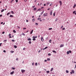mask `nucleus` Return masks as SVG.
Segmentation results:
<instances>
[{"label": "nucleus", "mask_w": 76, "mask_h": 76, "mask_svg": "<svg viewBox=\"0 0 76 76\" xmlns=\"http://www.w3.org/2000/svg\"><path fill=\"white\" fill-rule=\"evenodd\" d=\"M51 39H50L49 40V41L50 43H51Z\"/></svg>", "instance_id": "obj_16"}, {"label": "nucleus", "mask_w": 76, "mask_h": 76, "mask_svg": "<svg viewBox=\"0 0 76 76\" xmlns=\"http://www.w3.org/2000/svg\"><path fill=\"white\" fill-rule=\"evenodd\" d=\"M35 24L36 25H38V23H36Z\"/></svg>", "instance_id": "obj_45"}, {"label": "nucleus", "mask_w": 76, "mask_h": 76, "mask_svg": "<svg viewBox=\"0 0 76 76\" xmlns=\"http://www.w3.org/2000/svg\"><path fill=\"white\" fill-rule=\"evenodd\" d=\"M22 35H23L24 36H25V34L23 33H22Z\"/></svg>", "instance_id": "obj_28"}, {"label": "nucleus", "mask_w": 76, "mask_h": 76, "mask_svg": "<svg viewBox=\"0 0 76 76\" xmlns=\"http://www.w3.org/2000/svg\"><path fill=\"white\" fill-rule=\"evenodd\" d=\"M47 73H50V71H47L46 72Z\"/></svg>", "instance_id": "obj_33"}, {"label": "nucleus", "mask_w": 76, "mask_h": 76, "mask_svg": "<svg viewBox=\"0 0 76 76\" xmlns=\"http://www.w3.org/2000/svg\"><path fill=\"white\" fill-rule=\"evenodd\" d=\"M63 26H61V29L63 28Z\"/></svg>", "instance_id": "obj_51"}, {"label": "nucleus", "mask_w": 76, "mask_h": 76, "mask_svg": "<svg viewBox=\"0 0 76 76\" xmlns=\"http://www.w3.org/2000/svg\"><path fill=\"white\" fill-rule=\"evenodd\" d=\"M47 48H48V47H46L45 48L43 49L42 50H45L46 49H47Z\"/></svg>", "instance_id": "obj_11"}, {"label": "nucleus", "mask_w": 76, "mask_h": 76, "mask_svg": "<svg viewBox=\"0 0 76 76\" xmlns=\"http://www.w3.org/2000/svg\"><path fill=\"white\" fill-rule=\"evenodd\" d=\"M3 52H4V53H6V50H3Z\"/></svg>", "instance_id": "obj_48"}, {"label": "nucleus", "mask_w": 76, "mask_h": 76, "mask_svg": "<svg viewBox=\"0 0 76 76\" xmlns=\"http://www.w3.org/2000/svg\"><path fill=\"white\" fill-rule=\"evenodd\" d=\"M48 56H51V54H50V53L48 54Z\"/></svg>", "instance_id": "obj_49"}, {"label": "nucleus", "mask_w": 76, "mask_h": 76, "mask_svg": "<svg viewBox=\"0 0 76 76\" xmlns=\"http://www.w3.org/2000/svg\"><path fill=\"white\" fill-rule=\"evenodd\" d=\"M14 73V71L11 72L10 73V75H13Z\"/></svg>", "instance_id": "obj_8"}, {"label": "nucleus", "mask_w": 76, "mask_h": 76, "mask_svg": "<svg viewBox=\"0 0 76 76\" xmlns=\"http://www.w3.org/2000/svg\"><path fill=\"white\" fill-rule=\"evenodd\" d=\"M55 14H56V13H55V12H54V13H53V16H55Z\"/></svg>", "instance_id": "obj_35"}, {"label": "nucleus", "mask_w": 76, "mask_h": 76, "mask_svg": "<svg viewBox=\"0 0 76 76\" xmlns=\"http://www.w3.org/2000/svg\"><path fill=\"white\" fill-rule=\"evenodd\" d=\"M41 40L42 41H44V39H43V37H42L41 38Z\"/></svg>", "instance_id": "obj_4"}, {"label": "nucleus", "mask_w": 76, "mask_h": 76, "mask_svg": "<svg viewBox=\"0 0 76 76\" xmlns=\"http://www.w3.org/2000/svg\"><path fill=\"white\" fill-rule=\"evenodd\" d=\"M14 48H17V46H16V45H14Z\"/></svg>", "instance_id": "obj_32"}, {"label": "nucleus", "mask_w": 76, "mask_h": 76, "mask_svg": "<svg viewBox=\"0 0 76 76\" xmlns=\"http://www.w3.org/2000/svg\"><path fill=\"white\" fill-rule=\"evenodd\" d=\"M26 22H28V20H26Z\"/></svg>", "instance_id": "obj_50"}, {"label": "nucleus", "mask_w": 76, "mask_h": 76, "mask_svg": "<svg viewBox=\"0 0 76 76\" xmlns=\"http://www.w3.org/2000/svg\"><path fill=\"white\" fill-rule=\"evenodd\" d=\"M67 54H69V51H67Z\"/></svg>", "instance_id": "obj_25"}, {"label": "nucleus", "mask_w": 76, "mask_h": 76, "mask_svg": "<svg viewBox=\"0 0 76 76\" xmlns=\"http://www.w3.org/2000/svg\"><path fill=\"white\" fill-rule=\"evenodd\" d=\"M37 10V8H34V10Z\"/></svg>", "instance_id": "obj_26"}, {"label": "nucleus", "mask_w": 76, "mask_h": 76, "mask_svg": "<svg viewBox=\"0 0 76 76\" xmlns=\"http://www.w3.org/2000/svg\"><path fill=\"white\" fill-rule=\"evenodd\" d=\"M58 20V18H57L56 19V20H55V21L56 22L57 20Z\"/></svg>", "instance_id": "obj_38"}, {"label": "nucleus", "mask_w": 76, "mask_h": 76, "mask_svg": "<svg viewBox=\"0 0 76 76\" xmlns=\"http://www.w3.org/2000/svg\"><path fill=\"white\" fill-rule=\"evenodd\" d=\"M9 38H12V36H10Z\"/></svg>", "instance_id": "obj_60"}, {"label": "nucleus", "mask_w": 76, "mask_h": 76, "mask_svg": "<svg viewBox=\"0 0 76 76\" xmlns=\"http://www.w3.org/2000/svg\"><path fill=\"white\" fill-rule=\"evenodd\" d=\"M50 4V3H49V2H48V3H47V4Z\"/></svg>", "instance_id": "obj_64"}, {"label": "nucleus", "mask_w": 76, "mask_h": 76, "mask_svg": "<svg viewBox=\"0 0 76 76\" xmlns=\"http://www.w3.org/2000/svg\"><path fill=\"white\" fill-rule=\"evenodd\" d=\"M33 30H32L31 31V32H30V34H32L33 32Z\"/></svg>", "instance_id": "obj_12"}, {"label": "nucleus", "mask_w": 76, "mask_h": 76, "mask_svg": "<svg viewBox=\"0 0 76 76\" xmlns=\"http://www.w3.org/2000/svg\"><path fill=\"white\" fill-rule=\"evenodd\" d=\"M76 64H75V69H76Z\"/></svg>", "instance_id": "obj_61"}, {"label": "nucleus", "mask_w": 76, "mask_h": 76, "mask_svg": "<svg viewBox=\"0 0 76 76\" xmlns=\"http://www.w3.org/2000/svg\"><path fill=\"white\" fill-rule=\"evenodd\" d=\"M69 52L70 53H72V51H71L70 50H69Z\"/></svg>", "instance_id": "obj_41"}, {"label": "nucleus", "mask_w": 76, "mask_h": 76, "mask_svg": "<svg viewBox=\"0 0 76 76\" xmlns=\"http://www.w3.org/2000/svg\"><path fill=\"white\" fill-rule=\"evenodd\" d=\"M43 13H44V11H43V12H42L41 13V15H42V14H43Z\"/></svg>", "instance_id": "obj_29"}, {"label": "nucleus", "mask_w": 76, "mask_h": 76, "mask_svg": "<svg viewBox=\"0 0 76 76\" xmlns=\"http://www.w3.org/2000/svg\"><path fill=\"white\" fill-rule=\"evenodd\" d=\"M53 70V68H52L50 70V72H52Z\"/></svg>", "instance_id": "obj_17"}, {"label": "nucleus", "mask_w": 76, "mask_h": 76, "mask_svg": "<svg viewBox=\"0 0 76 76\" xmlns=\"http://www.w3.org/2000/svg\"><path fill=\"white\" fill-rule=\"evenodd\" d=\"M33 38L32 40L33 41H35L36 40V39H35V36H34L33 37Z\"/></svg>", "instance_id": "obj_1"}, {"label": "nucleus", "mask_w": 76, "mask_h": 76, "mask_svg": "<svg viewBox=\"0 0 76 76\" xmlns=\"http://www.w3.org/2000/svg\"><path fill=\"white\" fill-rule=\"evenodd\" d=\"M28 41H31L32 40V39L31 38H28Z\"/></svg>", "instance_id": "obj_6"}, {"label": "nucleus", "mask_w": 76, "mask_h": 76, "mask_svg": "<svg viewBox=\"0 0 76 76\" xmlns=\"http://www.w3.org/2000/svg\"><path fill=\"white\" fill-rule=\"evenodd\" d=\"M52 4H53L52 3L50 4V6H52Z\"/></svg>", "instance_id": "obj_43"}, {"label": "nucleus", "mask_w": 76, "mask_h": 76, "mask_svg": "<svg viewBox=\"0 0 76 76\" xmlns=\"http://www.w3.org/2000/svg\"><path fill=\"white\" fill-rule=\"evenodd\" d=\"M76 11H74L73 12V14H75V15H76Z\"/></svg>", "instance_id": "obj_10"}, {"label": "nucleus", "mask_w": 76, "mask_h": 76, "mask_svg": "<svg viewBox=\"0 0 76 76\" xmlns=\"http://www.w3.org/2000/svg\"><path fill=\"white\" fill-rule=\"evenodd\" d=\"M11 53H14V51H11Z\"/></svg>", "instance_id": "obj_36"}, {"label": "nucleus", "mask_w": 76, "mask_h": 76, "mask_svg": "<svg viewBox=\"0 0 76 76\" xmlns=\"http://www.w3.org/2000/svg\"><path fill=\"white\" fill-rule=\"evenodd\" d=\"M10 17H11L12 18H13V16L12 15H10Z\"/></svg>", "instance_id": "obj_18"}, {"label": "nucleus", "mask_w": 76, "mask_h": 76, "mask_svg": "<svg viewBox=\"0 0 76 76\" xmlns=\"http://www.w3.org/2000/svg\"><path fill=\"white\" fill-rule=\"evenodd\" d=\"M47 60L48 61H50V58H47Z\"/></svg>", "instance_id": "obj_23"}, {"label": "nucleus", "mask_w": 76, "mask_h": 76, "mask_svg": "<svg viewBox=\"0 0 76 76\" xmlns=\"http://www.w3.org/2000/svg\"><path fill=\"white\" fill-rule=\"evenodd\" d=\"M23 30H24V29H26V28H23Z\"/></svg>", "instance_id": "obj_52"}, {"label": "nucleus", "mask_w": 76, "mask_h": 76, "mask_svg": "<svg viewBox=\"0 0 76 76\" xmlns=\"http://www.w3.org/2000/svg\"><path fill=\"white\" fill-rule=\"evenodd\" d=\"M44 6H46V4H44Z\"/></svg>", "instance_id": "obj_56"}, {"label": "nucleus", "mask_w": 76, "mask_h": 76, "mask_svg": "<svg viewBox=\"0 0 76 76\" xmlns=\"http://www.w3.org/2000/svg\"><path fill=\"white\" fill-rule=\"evenodd\" d=\"M0 17H2V15H0Z\"/></svg>", "instance_id": "obj_54"}, {"label": "nucleus", "mask_w": 76, "mask_h": 76, "mask_svg": "<svg viewBox=\"0 0 76 76\" xmlns=\"http://www.w3.org/2000/svg\"><path fill=\"white\" fill-rule=\"evenodd\" d=\"M35 7V6H34L32 7H33V8H34V7Z\"/></svg>", "instance_id": "obj_59"}, {"label": "nucleus", "mask_w": 76, "mask_h": 76, "mask_svg": "<svg viewBox=\"0 0 76 76\" xmlns=\"http://www.w3.org/2000/svg\"><path fill=\"white\" fill-rule=\"evenodd\" d=\"M1 44H2V43H0V47H1Z\"/></svg>", "instance_id": "obj_46"}, {"label": "nucleus", "mask_w": 76, "mask_h": 76, "mask_svg": "<svg viewBox=\"0 0 76 76\" xmlns=\"http://www.w3.org/2000/svg\"><path fill=\"white\" fill-rule=\"evenodd\" d=\"M23 50H25V48H24L23 49Z\"/></svg>", "instance_id": "obj_58"}, {"label": "nucleus", "mask_w": 76, "mask_h": 76, "mask_svg": "<svg viewBox=\"0 0 76 76\" xmlns=\"http://www.w3.org/2000/svg\"><path fill=\"white\" fill-rule=\"evenodd\" d=\"M62 29V30H65V28H63Z\"/></svg>", "instance_id": "obj_47"}, {"label": "nucleus", "mask_w": 76, "mask_h": 76, "mask_svg": "<svg viewBox=\"0 0 76 76\" xmlns=\"http://www.w3.org/2000/svg\"><path fill=\"white\" fill-rule=\"evenodd\" d=\"M32 21H33V22H34L35 21V19H33L32 20Z\"/></svg>", "instance_id": "obj_39"}, {"label": "nucleus", "mask_w": 76, "mask_h": 76, "mask_svg": "<svg viewBox=\"0 0 76 76\" xmlns=\"http://www.w3.org/2000/svg\"><path fill=\"white\" fill-rule=\"evenodd\" d=\"M35 66H38V64L37 63H36L35 64Z\"/></svg>", "instance_id": "obj_27"}, {"label": "nucleus", "mask_w": 76, "mask_h": 76, "mask_svg": "<svg viewBox=\"0 0 76 76\" xmlns=\"http://www.w3.org/2000/svg\"><path fill=\"white\" fill-rule=\"evenodd\" d=\"M41 18H38V20H41Z\"/></svg>", "instance_id": "obj_30"}, {"label": "nucleus", "mask_w": 76, "mask_h": 76, "mask_svg": "<svg viewBox=\"0 0 76 76\" xmlns=\"http://www.w3.org/2000/svg\"><path fill=\"white\" fill-rule=\"evenodd\" d=\"M28 43H29V44H31V43H32V42H31V41H30Z\"/></svg>", "instance_id": "obj_22"}, {"label": "nucleus", "mask_w": 76, "mask_h": 76, "mask_svg": "<svg viewBox=\"0 0 76 76\" xmlns=\"http://www.w3.org/2000/svg\"><path fill=\"white\" fill-rule=\"evenodd\" d=\"M53 53H57V52L55 50H53Z\"/></svg>", "instance_id": "obj_20"}, {"label": "nucleus", "mask_w": 76, "mask_h": 76, "mask_svg": "<svg viewBox=\"0 0 76 76\" xmlns=\"http://www.w3.org/2000/svg\"><path fill=\"white\" fill-rule=\"evenodd\" d=\"M10 12H9L8 13H7V16H8L9 14H10Z\"/></svg>", "instance_id": "obj_13"}, {"label": "nucleus", "mask_w": 76, "mask_h": 76, "mask_svg": "<svg viewBox=\"0 0 76 76\" xmlns=\"http://www.w3.org/2000/svg\"><path fill=\"white\" fill-rule=\"evenodd\" d=\"M13 32H14V33H16V31H15V30H13Z\"/></svg>", "instance_id": "obj_19"}, {"label": "nucleus", "mask_w": 76, "mask_h": 76, "mask_svg": "<svg viewBox=\"0 0 76 76\" xmlns=\"http://www.w3.org/2000/svg\"><path fill=\"white\" fill-rule=\"evenodd\" d=\"M52 13H53V11H51V12H50V15H52Z\"/></svg>", "instance_id": "obj_21"}, {"label": "nucleus", "mask_w": 76, "mask_h": 76, "mask_svg": "<svg viewBox=\"0 0 76 76\" xmlns=\"http://www.w3.org/2000/svg\"><path fill=\"white\" fill-rule=\"evenodd\" d=\"M44 16H47V13L44 14L43 15Z\"/></svg>", "instance_id": "obj_2"}, {"label": "nucleus", "mask_w": 76, "mask_h": 76, "mask_svg": "<svg viewBox=\"0 0 76 76\" xmlns=\"http://www.w3.org/2000/svg\"><path fill=\"white\" fill-rule=\"evenodd\" d=\"M24 1L25 2H26V1H27V0H24Z\"/></svg>", "instance_id": "obj_55"}, {"label": "nucleus", "mask_w": 76, "mask_h": 76, "mask_svg": "<svg viewBox=\"0 0 76 76\" xmlns=\"http://www.w3.org/2000/svg\"><path fill=\"white\" fill-rule=\"evenodd\" d=\"M34 63H32V65H33V66H34Z\"/></svg>", "instance_id": "obj_53"}, {"label": "nucleus", "mask_w": 76, "mask_h": 76, "mask_svg": "<svg viewBox=\"0 0 76 76\" xmlns=\"http://www.w3.org/2000/svg\"><path fill=\"white\" fill-rule=\"evenodd\" d=\"M12 42H15V40L14 39H12Z\"/></svg>", "instance_id": "obj_40"}, {"label": "nucleus", "mask_w": 76, "mask_h": 76, "mask_svg": "<svg viewBox=\"0 0 76 76\" xmlns=\"http://www.w3.org/2000/svg\"><path fill=\"white\" fill-rule=\"evenodd\" d=\"M64 47V45H60V47Z\"/></svg>", "instance_id": "obj_9"}, {"label": "nucleus", "mask_w": 76, "mask_h": 76, "mask_svg": "<svg viewBox=\"0 0 76 76\" xmlns=\"http://www.w3.org/2000/svg\"><path fill=\"white\" fill-rule=\"evenodd\" d=\"M52 28H49V30H51L52 29Z\"/></svg>", "instance_id": "obj_31"}, {"label": "nucleus", "mask_w": 76, "mask_h": 76, "mask_svg": "<svg viewBox=\"0 0 76 76\" xmlns=\"http://www.w3.org/2000/svg\"><path fill=\"white\" fill-rule=\"evenodd\" d=\"M11 13H12V14H14V12L13 11H11Z\"/></svg>", "instance_id": "obj_24"}, {"label": "nucleus", "mask_w": 76, "mask_h": 76, "mask_svg": "<svg viewBox=\"0 0 76 76\" xmlns=\"http://www.w3.org/2000/svg\"><path fill=\"white\" fill-rule=\"evenodd\" d=\"M16 60L17 61H18V58H17L16 59Z\"/></svg>", "instance_id": "obj_63"}, {"label": "nucleus", "mask_w": 76, "mask_h": 76, "mask_svg": "<svg viewBox=\"0 0 76 76\" xmlns=\"http://www.w3.org/2000/svg\"><path fill=\"white\" fill-rule=\"evenodd\" d=\"M38 11H39L41 10V9H38Z\"/></svg>", "instance_id": "obj_44"}, {"label": "nucleus", "mask_w": 76, "mask_h": 76, "mask_svg": "<svg viewBox=\"0 0 76 76\" xmlns=\"http://www.w3.org/2000/svg\"><path fill=\"white\" fill-rule=\"evenodd\" d=\"M11 36V34H9V36L10 37V36Z\"/></svg>", "instance_id": "obj_57"}, {"label": "nucleus", "mask_w": 76, "mask_h": 76, "mask_svg": "<svg viewBox=\"0 0 76 76\" xmlns=\"http://www.w3.org/2000/svg\"><path fill=\"white\" fill-rule=\"evenodd\" d=\"M15 1L16 2V3H18V0H15Z\"/></svg>", "instance_id": "obj_42"}, {"label": "nucleus", "mask_w": 76, "mask_h": 76, "mask_svg": "<svg viewBox=\"0 0 76 76\" xmlns=\"http://www.w3.org/2000/svg\"><path fill=\"white\" fill-rule=\"evenodd\" d=\"M21 72L22 73H23L24 72H25V70H23V69H22L21 70Z\"/></svg>", "instance_id": "obj_3"}, {"label": "nucleus", "mask_w": 76, "mask_h": 76, "mask_svg": "<svg viewBox=\"0 0 76 76\" xmlns=\"http://www.w3.org/2000/svg\"><path fill=\"white\" fill-rule=\"evenodd\" d=\"M4 9H3V10H2L1 11V12H4Z\"/></svg>", "instance_id": "obj_15"}, {"label": "nucleus", "mask_w": 76, "mask_h": 76, "mask_svg": "<svg viewBox=\"0 0 76 76\" xmlns=\"http://www.w3.org/2000/svg\"><path fill=\"white\" fill-rule=\"evenodd\" d=\"M66 73H69V71L68 70H66Z\"/></svg>", "instance_id": "obj_34"}, {"label": "nucleus", "mask_w": 76, "mask_h": 76, "mask_svg": "<svg viewBox=\"0 0 76 76\" xmlns=\"http://www.w3.org/2000/svg\"><path fill=\"white\" fill-rule=\"evenodd\" d=\"M76 4H75L74 5V6L73 7V8L74 9H75V7H76Z\"/></svg>", "instance_id": "obj_7"}, {"label": "nucleus", "mask_w": 76, "mask_h": 76, "mask_svg": "<svg viewBox=\"0 0 76 76\" xmlns=\"http://www.w3.org/2000/svg\"><path fill=\"white\" fill-rule=\"evenodd\" d=\"M4 34V32H2V34Z\"/></svg>", "instance_id": "obj_62"}, {"label": "nucleus", "mask_w": 76, "mask_h": 76, "mask_svg": "<svg viewBox=\"0 0 76 76\" xmlns=\"http://www.w3.org/2000/svg\"><path fill=\"white\" fill-rule=\"evenodd\" d=\"M59 3H60V5L61 6L62 4V2H61V1H59Z\"/></svg>", "instance_id": "obj_5"}, {"label": "nucleus", "mask_w": 76, "mask_h": 76, "mask_svg": "<svg viewBox=\"0 0 76 76\" xmlns=\"http://www.w3.org/2000/svg\"><path fill=\"white\" fill-rule=\"evenodd\" d=\"M12 69H13V70H15V67L14 68L13 67H12Z\"/></svg>", "instance_id": "obj_37"}, {"label": "nucleus", "mask_w": 76, "mask_h": 76, "mask_svg": "<svg viewBox=\"0 0 76 76\" xmlns=\"http://www.w3.org/2000/svg\"><path fill=\"white\" fill-rule=\"evenodd\" d=\"M72 73H75V71H74V70H72Z\"/></svg>", "instance_id": "obj_14"}]
</instances>
